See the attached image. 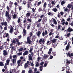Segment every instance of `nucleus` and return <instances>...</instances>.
Instances as JSON below:
<instances>
[{"label":"nucleus","instance_id":"1","mask_svg":"<svg viewBox=\"0 0 73 73\" xmlns=\"http://www.w3.org/2000/svg\"><path fill=\"white\" fill-rule=\"evenodd\" d=\"M33 33L32 32H30V33L29 34V36H27V42H25L26 44H30L31 42V39L32 38V36H33Z\"/></svg>","mask_w":73,"mask_h":73},{"label":"nucleus","instance_id":"2","mask_svg":"<svg viewBox=\"0 0 73 73\" xmlns=\"http://www.w3.org/2000/svg\"><path fill=\"white\" fill-rule=\"evenodd\" d=\"M45 41L46 40L44 38H41L39 41L38 44H40V43H42L43 44H44V43L45 42Z\"/></svg>","mask_w":73,"mask_h":73},{"label":"nucleus","instance_id":"3","mask_svg":"<svg viewBox=\"0 0 73 73\" xmlns=\"http://www.w3.org/2000/svg\"><path fill=\"white\" fill-rule=\"evenodd\" d=\"M16 62V59H12V62L13 64H12V63H10V65H11V66L14 65H15V63Z\"/></svg>","mask_w":73,"mask_h":73},{"label":"nucleus","instance_id":"4","mask_svg":"<svg viewBox=\"0 0 73 73\" xmlns=\"http://www.w3.org/2000/svg\"><path fill=\"white\" fill-rule=\"evenodd\" d=\"M42 35L43 37H44V36H45V35H48V32H47V31L46 30L45 31V32L44 31L42 33Z\"/></svg>","mask_w":73,"mask_h":73},{"label":"nucleus","instance_id":"5","mask_svg":"<svg viewBox=\"0 0 73 73\" xmlns=\"http://www.w3.org/2000/svg\"><path fill=\"white\" fill-rule=\"evenodd\" d=\"M72 31H73V29L70 27H68L67 30V32H72Z\"/></svg>","mask_w":73,"mask_h":73},{"label":"nucleus","instance_id":"6","mask_svg":"<svg viewBox=\"0 0 73 73\" xmlns=\"http://www.w3.org/2000/svg\"><path fill=\"white\" fill-rule=\"evenodd\" d=\"M70 42H69L67 45L66 46V49L67 50H68V49H69V46H70Z\"/></svg>","mask_w":73,"mask_h":73},{"label":"nucleus","instance_id":"7","mask_svg":"<svg viewBox=\"0 0 73 73\" xmlns=\"http://www.w3.org/2000/svg\"><path fill=\"white\" fill-rule=\"evenodd\" d=\"M50 55H52V56H56V52L54 51L52 52V53H51L50 54Z\"/></svg>","mask_w":73,"mask_h":73},{"label":"nucleus","instance_id":"8","mask_svg":"<svg viewBox=\"0 0 73 73\" xmlns=\"http://www.w3.org/2000/svg\"><path fill=\"white\" fill-rule=\"evenodd\" d=\"M28 53H29L28 51H25L23 54V56H25L26 55H27V54H28Z\"/></svg>","mask_w":73,"mask_h":73},{"label":"nucleus","instance_id":"9","mask_svg":"<svg viewBox=\"0 0 73 73\" xmlns=\"http://www.w3.org/2000/svg\"><path fill=\"white\" fill-rule=\"evenodd\" d=\"M68 25V22L67 21L63 22L62 23V25Z\"/></svg>","mask_w":73,"mask_h":73},{"label":"nucleus","instance_id":"10","mask_svg":"<svg viewBox=\"0 0 73 73\" xmlns=\"http://www.w3.org/2000/svg\"><path fill=\"white\" fill-rule=\"evenodd\" d=\"M10 33H12L13 32V28L12 26L11 27V28L9 31Z\"/></svg>","mask_w":73,"mask_h":73},{"label":"nucleus","instance_id":"11","mask_svg":"<svg viewBox=\"0 0 73 73\" xmlns=\"http://www.w3.org/2000/svg\"><path fill=\"white\" fill-rule=\"evenodd\" d=\"M3 54L4 55V56H7V50H3Z\"/></svg>","mask_w":73,"mask_h":73},{"label":"nucleus","instance_id":"12","mask_svg":"<svg viewBox=\"0 0 73 73\" xmlns=\"http://www.w3.org/2000/svg\"><path fill=\"white\" fill-rule=\"evenodd\" d=\"M49 57V55H46V54H44L43 58H45V59H46L48 57Z\"/></svg>","mask_w":73,"mask_h":73},{"label":"nucleus","instance_id":"13","mask_svg":"<svg viewBox=\"0 0 73 73\" xmlns=\"http://www.w3.org/2000/svg\"><path fill=\"white\" fill-rule=\"evenodd\" d=\"M56 41H57V39H56V38H54L51 41V42H52V43H55V42H56Z\"/></svg>","mask_w":73,"mask_h":73},{"label":"nucleus","instance_id":"14","mask_svg":"<svg viewBox=\"0 0 73 73\" xmlns=\"http://www.w3.org/2000/svg\"><path fill=\"white\" fill-rule=\"evenodd\" d=\"M51 52H52V48H50L49 49V51L48 52V54H50H50L51 53Z\"/></svg>","mask_w":73,"mask_h":73},{"label":"nucleus","instance_id":"15","mask_svg":"<svg viewBox=\"0 0 73 73\" xmlns=\"http://www.w3.org/2000/svg\"><path fill=\"white\" fill-rule=\"evenodd\" d=\"M9 15V12L7 11L5 14V16L6 17H7V16H8Z\"/></svg>","mask_w":73,"mask_h":73},{"label":"nucleus","instance_id":"16","mask_svg":"<svg viewBox=\"0 0 73 73\" xmlns=\"http://www.w3.org/2000/svg\"><path fill=\"white\" fill-rule=\"evenodd\" d=\"M41 11L42 12H44V11L42 10V9L41 7L39 8L38 9V12H40Z\"/></svg>","mask_w":73,"mask_h":73},{"label":"nucleus","instance_id":"17","mask_svg":"<svg viewBox=\"0 0 73 73\" xmlns=\"http://www.w3.org/2000/svg\"><path fill=\"white\" fill-rule=\"evenodd\" d=\"M10 62V60L9 59H8L6 60V64L7 65H9V62Z\"/></svg>","mask_w":73,"mask_h":73},{"label":"nucleus","instance_id":"18","mask_svg":"<svg viewBox=\"0 0 73 73\" xmlns=\"http://www.w3.org/2000/svg\"><path fill=\"white\" fill-rule=\"evenodd\" d=\"M23 32L24 35L27 34V30H25V29H24L23 30Z\"/></svg>","mask_w":73,"mask_h":73},{"label":"nucleus","instance_id":"19","mask_svg":"<svg viewBox=\"0 0 73 73\" xmlns=\"http://www.w3.org/2000/svg\"><path fill=\"white\" fill-rule=\"evenodd\" d=\"M31 16V13H27L26 14V17H29Z\"/></svg>","mask_w":73,"mask_h":73},{"label":"nucleus","instance_id":"20","mask_svg":"<svg viewBox=\"0 0 73 73\" xmlns=\"http://www.w3.org/2000/svg\"><path fill=\"white\" fill-rule=\"evenodd\" d=\"M53 21L54 24V25H57V21H56V19H53Z\"/></svg>","mask_w":73,"mask_h":73},{"label":"nucleus","instance_id":"21","mask_svg":"<svg viewBox=\"0 0 73 73\" xmlns=\"http://www.w3.org/2000/svg\"><path fill=\"white\" fill-rule=\"evenodd\" d=\"M15 30L17 31H16L15 32V33H14V34H15V35H17V34L18 33L19 31H18V30L17 29H15Z\"/></svg>","mask_w":73,"mask_h":73},{"label":"nucleus","instance_id":"22","mask_svg":"<svg viewBox=\"0 0 73 73\" xmlns=\"http://www.w3.org/2000/svg\"><path fill=\"white\" fill-rule=\"evenodd\" d=\"M17 22L19 24H21V21H20V18H19Z\"/></svg>","mask_w":73,"mask_h":73},{"label":"nucleus","instance_id":"23","mask_svg":"<svg viewBox=\"0 0 73 73\" xmlns=\"http://www.w3.org/2000/svg\"><path fill=\"white\" fill-rule=\"evenodd\" d=\"M53 11L54 12H57V11H58V10H57V9L56 8V7H55L53 9Z\"/></svg>","mask_w":73,"mask_h":73},{"label":"nucleus","instance_id":"24","mask_svg":"<svg viewBox=\"0 0 73 73\" xmlns=\"http://www.w3.org/2000/svg\"><path fill=\"white\" fill-rule=\"evenodd\" d=\"M40 35H41V32L40 31H38L37 34V36L39 37Z\"/></svg>","mask_w":73,"mask_h":73},{"label":"nucleus","instance_id":"25","mask_svg":"<svg viewBox=\"0 0 73 73\" xmlns=\"http://www.w3.org/2000/svg\"><path fill=\"white\" fill-rule=\"evenodd\" d=\"M32 19H30L29 18L28 19H27V21L29 23H32Z\"/></svg>","mask_w":73,"mask_h":73},{"label":"nucleus","instance_id":"26","mask_svg":"<svg viewBox=\"0 0 73 73\" xmlns=\"http://www.w3.org/2000/svg\"><path fill=\"white\" fill-rule=\"evenodd\" d=\"M60 27H61V25H58V29H57L58 31L59 29H60Z\"/></svg>","mask_w":73,"mask_h":73},{"label":"nucleus","instance_id":"27","mask_svg":"<svg viewBox=\"0 0 73 73\" xmlns=\"http://www.w3.org/2000/svg\"><path fill=\"white\" fill-rule=\"evenodd\" d=\"M29 60H32V56L30 55V56H29Z\"/></svg>","mask_w":73,"mask_h":73},{"label":"nucleus","instance_id":"28","mask_svg":"<svg viewBox=\"0 0 73 73\" xmlns=\"http://www.w3.org/2000/svg\"><path fill=\"white\" fill-rule=\"evenodd\" d=\"M47 4H46V3L45 2L44 3V5L43 6V7H45L46 8V5Z\"/></svg>","mask_w":73,"mask_h":73},{"label":"nucleus","instance_id":"29","mask_svg":"<svg viewBox=\"0 0 73 73\" xmlns=\"http://www.w3.org/2000/svg\"><path fill=\"white\" fill-rule=\"evenodd\" d=\"M6 17H8L7 18L9 20H11V15H8V16H7Z\"/></svg>","mask_w":73,"mask_h":73},{"label":"nucleus","instance_id":"30","mask_svg":"<svg viewBox=\"0 0 73 73\" xmlns=\"http://www.w3.org/2000/svg\"><path fill=\"white\" fill-rule=\"evenodd\" d=\"M17 15L16 14H14L13 15V18L14 19H15L16 18H17Z\"/></svg>","mask_w":73,"mask_h":73},{"label":"nucleus","instance_id":"31","mask_svg":"<svg viewBox=\"0 0 73 73\" xmlns=\"http://www.w3.org/2000/svg\"><path fill=\"white\" fill-rule=\"evenodd\" d=\"M21 62V60H18L17 64H18V66H20V63Z\"/></svg>","mask_w":73,"mask_h":73},{"label":"nucleus","instance_id":"32","mask_svg":"<svg viewBox=\"0 0 73 73\" xmlns=\"http://www.w3.org/2000/svg\"><path fill=\"white\" fill-rule=\"evenodd\" d=\"M39 16L40 17V19L42 20V18H44V15H42L41 16Z\"/></svg>","mask_w":73,"mask_h":73},{"label":"nucleus","instance_id":"33","mask_svg":"<svg viewBox=\"0 0 73 73\" xmlns=\"http://www.w3.org/2000/svg\"><path fill=\"white\" fill-rule=\"evenodd\" d=\"M41 1L38 2V3L37 4V6L38 7L39 5H40V4H41Z\"/></svg>","mask_w":73,"mask_h":73},{"label":"nucleus","instance_id":"34","mask_svg":"<svg viewBox=\"0 0 73 73\" xmlns=\"http://www.w3.org/2000/svg\"><path fill=\"white\" fill-rule=\"evenodd\" d=\"M39 65H40V64L38 63V62H36V63L35 66L37 67V66H38Z\"/></svg>","mask_w":73,"mask_h":73},{"label":"nucleus","instance_id":"35","mask_svg":"<svg viewBox=\"0 0 73 73\" xmlns=\"http://www.w3.org/2000/svg\"><path fill=\"white\" fill-rule=\"evenodd\" d=\"M24 50L23 48H19V52H22Z\"/></svg>","mask_w":73,"mask_h":73},{"label":"nucleus","instance_id":"36","mask_svg":"<svg viewBox=\"0 0 73 73\" xmlns=\"http://www.w3.org/2000/svg\"><path fill=\"white\" fill-rule=\"evenodd\" d=\"M28 66V64L27 63H26L25 64V65L24 66V67L25 68H27Z\"/></svg>","mask_w":73,"mask_h":73},{"label":"nucleus","instance_id":"37","mask_svg":"<svg viewBox=\"0 0 73 73\" xmlns=\"http://www.w3.org/2000/svg\"><path fill=\"white\" fill-rule=\"evenodd\" d=\"M5 37H7L8 38H9V35L8 33L6 34Z\"/></svg>","mask_w":73,"mask_h":73},{"label":"nucleus","instance_id":"38","mask_svg":"<svg viewBox=\"0 0 73 73\" xmlns=\"http://www.w3.org/2000/svg\"><path fill=\"white\" fill-rule=\"evenodd\" d=\"M41 20H42V19H41L40 18H39L38 21H37V22H38V23H40Z\"/></svg>","mask_w":73,"mask_h":73},{"label":"nucleus","instance_id":"39","mask_svg":"<svg viewBox=\"0 0 73 73\" xmlns=\"http://www.w3.org/2000/svg\"><path fill=\"white\" fill-rule=\"evenodd\" d=\"M7 64H6V63H5V66H4V68L5 69L7 68Z\"/></svg>","mask_w":73,"mask_h":73},{"label":"nucleus","instance_id":"40","mask_svg":"<svg viewBox=\"0 0 73 73\" xmlns=\"http://www.w3.org/2000/svg\"><path fill=\"white\" fill-rule=\"evenodd\" d=\"M4 64H3V62H0V66H4Z\"/></svg>","mask_w":73,"mask_h":73},{"label":"nucleus","instance_id":"41","mask_svg":"<svg viewBox=\"0 0 73 73\" xmlns=\"http://www.w3.org/2000/svg\"><path fill=\"white\" fill-rule=\"evenodd\" d=\"M22 52H19L17 54L18 55V56H20L21 55H22Z\"/></svg>","mask_w":73,"mask_h":73},{"label":"nucleus","instance_id":"42","mask_svg":"<svg viewBox=\"0 0 73 73\" xmlns=\"http://www.w3.org/2000/svg\"><path fill=\"white\" fill-rule=\"evenodd\" d=\"M67 7L68 8H71V7H72V5L68 4Z\"/></svg>","mask_w":73,"mask_h":73},{"label":"nucleus","instance_id":"43","mask_svg":"<svg viewBox=\"0 0 73 73\" xmlns=\"http://www.w3.org/2000/svg\"><path fill=\"white\" fill-rule=\"evenodd\" d=\"M65 4V2L64 1H62L61 3L62 5H63V4Z\"/></svg>","mask_w":73,"mask_h":73},{"label":"nucleus","instance_id":"44","mask_svg":"<svg viewBox=\"0 0 73 73\" xmlns=\"http://www.w3.org/2000/svg\"><path fill=\"white\" fill-rule=\"evenodd\" d=\"M45 19H44L42 20V23L43 24H45Z\"/></svg>","mask_w":73,"mask_h":73},{"label":"nucleus","instance_id":"45","mask_svg":"<svg viewBox=\"0 0 73 73\" xmlns=\"http://www.w3.org/2000/svg\"><path fill=\"white\" fill-rule=\"evenodd\" d=\"M33 50V48H30V50L29 51V53H31Z\"/></svg>","mask_w":73,"mask_h":73},{"label":"nucleus","instance_id":"46","mask_svg":"<svg viewBox=\"0 0 73 73\" xmlns=\"http://www.w3.org/2000/svg\"><path fill=\"white\" fill-rule=\"evenodd\" d=\"M18 8L19 11H21L22 9V7L21 6H19Z\"/></svg>","mask_w":73,"mask_h":73},{"label":"nucleus","instance_id":"47","mask_svg":"<svg viewBox=\"0 0 73 73\" xmlns=\"http://www.w3.org/2000/svg\"><path fill=\"white\" fill-rule=\"evenodd\" d=\"M66 36H67V37H69V36H70V33H69L67 35H66Z\"/></svg>","mask_w":73,"mask_h":73},{"label":"nucleus","instance_id":"48","mask_svg":"<svg viewBox=\"0 0 73 73\" xmlns=\"http://www.w3.org/2000/svg\"><path fill=\"white\" fill-rule=\"evenodd\" d=\"M65 68L66 67H62V71H64L65 70Z\"/></svg>","mask_w":73,"mask_h":73},{"label":"nucleus","instance_id":"49","mask_svg":"<svg viewBox=\"0 0 73 73\" xmlns=\"http://www.w3.org/2000/svg\"><path fill=\"white\" fill-rule=\"evenodd\" d=\"M49 42H50V41H47L46 43L47 45H50V44H49Z\"/></svg>","mask_w":73,"mask_h":73},{"label":"nucleus","instance_id":"50","mask_svg":"<svg viewBox=\"0 0 73 73\" xmlns=\"http://www.w3.org/2000/svg\"><path fill=\"white\" fill-rule=\"evenodd\" d=\"M31 26L30 25H28L27 27V29H30V27Z\"/></svg>","mask_w":73,"mask_h":73},{"label":"nucleus","instance_id":"51","mask_svg":"<svg viewBox=\"0 0 73 73\" xmlns=\"http://www.w3.org/2000/svg\"><path fill=\"white\" fill-rule=\"evenodd\" d=\"M4 31H6V30H7V26H5L4 27Z\"/></svg>","mask_w":73,"mask_h":73},{"label":"nucleus","instance_id":"52","mask_svg":"<svg viewBox=\"0 0 73 73\" xmlns=\"http://www.w3.org/2000/svg\"><path fill=\"white\" fill-rule=\"evenodd\" d=\"M3 45H8V43H7V42H4V43Z\"/></svg>","mask_w":73,"mask_h":73},{"label":"nucleus","instance_id":"53","mask_svg":"<svg viewBox=\"0 0 73 73\" xmlns=\"http://www.w3.org/2000/svg\"><path fill=\"white\" fill-rule=\"evenodd\" d=\"M4 47L3 46H0V49L1 50H2L3 49Z\"/></svg>","mask_w":73,"mask_h":73},{"label":"nucleus","instance_id":"54","mask_svg":"<svg viewBox=\"0 0 73 73\" xmlns=\"http://www.w3.org/2000/svg\"><path fill=\"white\" fill-rule=\"evenodd\" d=\"M27 7L28 8H29H29H30V6L29 5V4H27Z\"/></svg>","mask_w":73,"mask_h":73},{"label":"nucleus","instance_id":"55","mask_svg":"<svg viewBox=\"0 0 73 73\" xmlns=\"http://www.w3.org/2000/svg\"><path fill=\"white\" fill-rule=\"evenodd\" d=\"M32 9L33 11V12H36V10L34 8H32Z\"/></svg>","mask_w":73,"mask_h":73},{"label":"nucleus","instance_id":"56","mask_svg":"<svg viewBox=\"0 0 73 73\" xmlns=\"http://www.w3.org/2000/svg\"><path fill=\"white\" fill-rule=\"evenodd\" d=\"M47 65H48V63H45L44 64V67H46V66H47Z\"/></svg>","mask_w":73,"mask_h":73},{"label":"nucleus","instance_id":"57","mask_svg":"<svg viewBox=\"0 0 73 73\" xmlns=\"http://www.w3.org/2000/svg\"><path fill=\"white\" fill-rule=\"evenodd\" d=\"M40 59H41V57H40V56L38 57V58H37L38 61L39 60H40Z\"/></svg>","mask_w":73,"mask_h":73},{"label":"nucleus","instance_id":"58","mask_svg":"<svg viewBox=\"0 0 73 73\" xmlns=\"http://www.w3.org/2000/svg\"><path fill=\"white\" fill-rule=\"evenodd\" d=\"M32 70H29V73H32Z\"/></svg>","mask_w":73,"mask_h":73},{"label":"nucleus","instance_id":"59","mask_svg":"<svg viewBox=\"0 0 73 73\" xmlns=\"http://www.w3.org/2000/svg\"><path fill=\"white\" fill-rule=\"evenodd\" d=\"M67 55V56H68L69 57H71V55H70V53L69 52H68V53Z\"/></svg>","mask_w":73,"mask_h":73},{"label":"nucleus","instance_id":"60","mask_svg":"<svg viewBox=\"0 0 73 73\" xmlns=\"http://www.w3.org/2000/svg\"><path fill=\"white\" fill-rule=\"evenodd\" d=\"M50 25L51 27H54V25L52 23L51 24H50Z\"/></svg>","mask_w":73,"mask_h":73},{"label":"nucleus","instance_id":"61","mask_svg":"<svg viewBox=\"0 0 73 73\" xmlns=\"http://www.w3.org/2000/svg\"><path fill=\"white\" fill-rule=\"evenodd\" d=\"M68 9H67V8H65L64 11H66V12H68Z\"/></svg>","mask_w":73,"mask_h":73},{"label":"nucleus","instance_id":"62","mask_svg":"<svg viewBox=\"0 0 73 73\" xmlns=\"http://www.w3.org/2000/svg\"><path fill=\"white\" fill-rule=\"evenodd\" d=\"M44 62H41L40 63V65H42L44 64Z\"/></svg>","mask_w":73,"mask_h":73},{"label":"nucleus","instance_id":"63","mask_svg":"<svg viewBox=\"0 0 73 73\" xmlns=\"http://www.w3.org/2000/svg\"><path fill=\"white\" fill-rule=\"evenodd\" d=\"M12 42L14 44H16V41L15 40H13L12 41Z\"/></svg>","mask_w":73,"mask_h":73},{"label":"nucleus","instance_id":"64","mask_svg":"<svg viewBox=\"0 0 73 73\" xmlns=\"http://www.w3.org/2000/svg\"><path fill=\"white\" fill-rule=\"evenodd\" d=\"M13 58H15V59H16V55H14L13 56Z\"/></svg>","mask_w":73,"mask_h":73}]
</instances>
